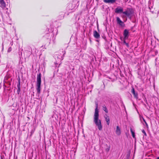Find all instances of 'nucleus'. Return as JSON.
Listing matches in <instances>:
<instances>
[{"label": "nucleus", "mask_w": 159, "mask_h": 159, "mask_svg": "<svg viewBox=\"0 0 159 159\" xmlns=\"http://www.w3.org/2000/svg\"><path fill=\"white\" fill-rule=\"evenodd\" d=\"M120 39H121V40H122V38H120Z\"/></svg>", "instance_id": "obj_29"}, {"label": "nucleus", "mask_w": 159, "mask_h": 159, "mask_svg": "<svg viewBox=\"0 0 159 159\" xmlns=\"http://www.w3.org/2000/svg\"><path fill=\"white\" fill-rule=\"evenodd\" d=\"M1 159H3V158L2 156H1Z\"/></svg>", "instance_id": "obj_25"}, {"label": "nucleus", "mask_w": 159, "mask_h": 159, "mask_svg": "<svg viewBox=\"0 0 159 159\" xmlns=\"http://www.w3.org/2000/svg\"><path fill=\"white\" fill-rule=\"evenodd\" d=\"M93 36L96 39H99L100 38L99 34L96 30L93 31Z\"/></svg>", "instance_id": "obj_8"}, {"label": "nucleus", "mask_w": 159, "mask_h": 159, "mask_svg": "<svg viewBox=\"0 0 159 159\" xmlns=\"http://www.w3.org/2000/svg\"><path fill=\"white\" fill-rule=\"evenodd\" d=\"M96 41L98 42V40H97Z\"/></svg>", "instance_id": "obj_30"}, {"label": "nucleus", "mask_w": 159, "mask_h": 159, "mask_svg": "<svg viewBox=\"0 0 159 159\" xmlns=\"http://www.w3.org/2000/svg\"><path fill=\"white\" fill-rule=\"evenodd\" d=\"M130 132L132 134V136L134 138H135V133L134 131L133 130L132 128H130Z\"/></svg>", "instance_id": "obj_15"}, {"label": "nucleus", "mask_w": 159, "mask_h": 159, "mask_svg": "<svg viewBox=\"0 0 159 159\" xmlns=\"http://www.w3.org/2000/svg\"><path fill=\"white\" fill-rule=\"evenodd\" d=\"M96 1H98L99 0H96Z\"/></svg>", "instance_id": "obj_28"}, {"label": "nucleus", "mask_w": 159, "mask_h": 159, "mask_svg": "<svg viewBox=\"0 0 159 159\" xmlns=\"http://www.w3.org/2000/svg\"><path fill=\"white\" fill-rule=\"evenodd\" d=\"M116 0H103V2L106 3L113 4L114 3Z\"/></svg>", "instance_id": "obj_12"}, {"label": "nucleus", "mask_w": 159, "mask_h": 159, "mask_svg": "<svg viewBox=\"0 0 159 159\" xmlns=\"http://www.w3.org/2000/svg\"><path fill=\"white\" fill-rule=\"evenodd\" d=\"M35 130V128H34L33 129H32V130H31V131L30 132V133H31V134L30 135V136H32V135L34 134V132Z\"/></svg>", "instance_id": "obj_18"}, {"label": "nucleus", "mask_w": 159, "mask_h": 159, "mask_svg": "<svg viewBox=\"0 0 159 159\" xmlns=\"http://www.w3.org/2000/svg\"><path fill=\"white\" fill-rule=\"evenodd\" d=\"M131 92L133 94L134 97L137 99H138V93L137 92H135L134 89L133 88H132L131 89Z\"/></svg>", "instance_id": "obj_9"}, {"label": "nucleus", "mask_w": 159, "mask_h": 159, "mask_svg": "<svg viewBox=\"0 0 159 159\" xmlns=\"http://www.w3.org/2000/svg\"><path fill=\"white\" fill-rule=\"evenodd\" d=\"M0 7L3 8H4L6 7V3L4 0H0Z\"/></svg>", "instance_id": "obj_10"}, {"label": "nucleus", "mask_w": 159, "mask_h": 159, "mask_svg": "<svg viewBox=\"0 0 159 159\" xmlns=\"http://www.w3.org/2000/svg\"><path fill=\"white\" fill-rule=\"evenodd\" d=\"M11 50H12L11 48L9 47L7 50V52H11Z\"/></svg>", "instance_id": "obj_23"}, {"label": "nucleus", "mask_w": 159, "mask_h": 159, "mask_svg": "<svg viewBox=\"0 0 159 159\" xmlns=\"http://www.w3.org/2000/svg\"><path fill=\"white\" fill-rule=\"evenodd\" d=\"M127 39H124V38H123V43L125 44L126 45V46L127 47H129V43H126V40Z\"/></svg>", "instance_id": "obj_16"}, {"label": "nucleus", "mask_w": 159, "mask_h": 159, "mask_svg": "<svg viewBox=\"0 0 159 159\" xmlns=\"http://www.w3.org/2000/svg\"><path fill=\"white\" fill-rule=\"evenodd\" d=\"M102 109L103 111L107 113H108V111L107 108L106 106L105 105H103L102 106Z\"/></svg>", "instance_id": "obj_14"}, {"label": "nucleus", "mask_w": 159, "mask_h": 159, "mask_svg": "<svg viewBox=\"0 0 159 159\" xmlns=\"http://www.w3.org/2000/svg\"><path fill=\"white\" fill-rule=\"evenodd\" d=\"M116 132L117 135H120L121 134L120 129L118 126H116Z\"/></svg>", "instance_id": "obj_11"}, {"label": "nucleus", "mask_w": 159, "mask_h": 159, "mask_svg": "<svg viewBox=\"0 0 159 159\" xmlns=\"http://www.w3.org/2000/svg\"><path fill=\"white\" fill-rule=\"evenodd\" d=\"M116 21L117 24H119L120 25L123 27L125 25L124 23L121 20L119 17H116Z\"/></svg>", "instance_id": "obj_6"}, {"label": "nucleus", "mask_w": 159, "mask_h": 159, "mask_svg": "<svg viewBox=\"0 0 159 159\" xmlns=\"http://www.w3.org/2000/svg\"><path fill=\"white\" fill-rule=\"evenodd\" d=\"M20 80L19 79L18 80V82L17 83V88L18 87H20Z\"/></svg>", "instance_id": "obj_17"}, {"label": "nucleus", "mask_w": 159, "mask_h": 159, "mask_svg": "<svg viewBox=\"0 0 159 159\" xmlns=\"http://www.w3.org/2000/svg\"><path fill=\"white\" fill-rule=\"evenodd\" d=\"M159 14V10L157 12V16H158V15Z\"/></svg>", "instance_id": "obj_24"}, {"label": "nucleus", "mask_w": 159, "mask_h": 159, "mask_svg": "<svg viewBox=\"0 0 159 159\" xmlns=\"http://www.w3.org/2000/svg\"><path fill=\"white\" fill-rule=\"evenodd\" d=\"M41 74L39 73L38 74L37 77V83H36V90L37 93L39 94L40 93L41 90Z\"/></svg>", "instance_id": "obj_2"}, {"label": "nucleus", "mask_w": 159, "mask_h": 159, "mask_svg": "<svg viewBox=\"0 0 159 159\" xmlns=\"http://www.w3.org/2000/svg\"><path fill=\"white\" fill-rule=\"evenodd\" d=\"M157 159H159V157H157Z\"/></svg>", "instance_id": "obj_26"}, {"label": "nucleus", "mask_w": 159, "mask_h": 159, "mask_svg": "<svg viewBox=\"0 0 159 159\" xmlns=\"http://www.w3.org/2000/svg\"><path fill=\"white\" fill-rule=\"evenodd\" d=\"M123 9L120 7H118L115 10V12L117 13H121L123 12Z\"/></svg>", "instance_id": "obj_7"}, {"label": "nucleus", "mask_w": 159, "mask_h": 159, "mask_svg": "<svg viewBox=\"0 0 159 159\" xmlns=\"http://www.w3.org/2000/svg\"><path fill=\"white\" fill-rule=\"evenodd\" d=\"M143 121L145 123V125H146V127H148V124L145 121V120L143 117Z\"/></svg>", "instance_id": "obj_22"}, {"label": "nucleus", "mask_w": 159, "mask_h": 159, "mask_svg": "<svg viewBox=\"0 0 159 159\" xmlns=\"http://www.w3.org/2000/svg\"><path fill=\"white\" fill-rule=\"evenodd\" d=\"M110 146H107V147L105 149L106 151L107 152H108L109 151V150H110Z\"/></svg>", "instance_id": "obj_19"}, {"label": "nucleus", "mask_w": 159, "mask_h": 159, "mask_svg": "<svg viewBox=\"0 0 159 159\" xmlns=\"http://www.w3.org/2000/svg\"><path fill=\"white\" fill-rule=\"evenodd\" d=\"M96 108L95 109L94 114L93 116V122L97 126L98 129L101 130L102 129V127L101 120L99 119V111L98 109V104L96 103Z\"/></svg>", "instance_id": "obj_1"}, {"label": "nucleus", "mask_w": 159, "mask_h": 159, "mask_svg": "<svg viewBox=\"0 0 159 159\" xmlns=\"http://www.w3.org/2000/svg\"><path fill=\"white\" fill-rule=\"evenodd\" d=\"M104 117L105 119V120L107 122V125H109L110 122L109 117L106 114L105 115V116Z\"/></svg>", "instance_id": "obj_13"}, {"label": "nucleus", "mask_w": 159, "mask_h": 159, "mask_svg": "<svg viewBox=\"0 0 159 159\" xmlns=\"http://www.w3.org/2000/svg\"><path fill=\"white\" fill-rule=\"evenodd\" d=\"M10 76L9 75L7 74L5 77L4 82L5 83H7L9 85H11V79L10 80H8L10 79Z\"/></svg>", "instance_id": "obj_4"}, {"label": "nucleus", "mask_w": 159, "mask_h": 159, "mask_svg": "<svg viewBox=\"0 0 159 159\" xmlns=\"http://www.w3.org/2000/svg\"><path fill=\"white\" fill-rule=\"evenodd\" d=\"M108 78L110 79H111V78H110V77H108Z\"/></svg>", "instance_id": "obj_27"}, {"label": "nucleus", "mask_w": 159, "mask_h": 159, "mask_svg": "<svg viewBox=\"0 0 159 159\" xmlns=\"http://www.w3.org/2000/svg\"><path fill=\"white\" fill-rule=\"evenodd\" d=\"M124 38L125 39H128L129 36V30L127 29H125L123 32Z\"/></svg>", "instance_id": "obj_5"}, {"label": "nucleus", "mask_w": 159, "mask_h": 159, "mask_svg": "<svg viewBox=\"0 0 159 159\" xmlns=\"http://www.w3.org/2000/svg\"><path fill=\"white\" fill-rule=\"evenodd\" d=\"M20 91V87H18L17 88V93L18 94H19Z\"/></svg>", "instance_id": "obj_21"}, {"label": "nucleus", "mask_w": 159, "mask_h": 159, "mask_svg": "<svg viewBox=\"0 0 159 159\" xmlns=\"http://www.w3.org/2000/svg\"><path fill=\"white\" fill-rule=\"evenodd\" d=\"M142 132L144 134V136H147V134L144 129L142 130Z\"/></svg>", "instance_id": "obj_20"}, {"label": "nucleus", "mask_w": 159, "mask_h": 159, "mask_svg": "<svg viewBox=\"0 0 159 159\" xmlns=\"http://www.w3.org/2000/svg\"><path fill=\"white\" fill-rule=\"evenodd\" d=\"M134 13V11L132 8H128L127 11L123 12V14L125 15L128 17L130 16Z\"/></svg>", "instance_id": "obj_3"}]
</instances>
